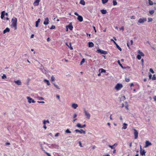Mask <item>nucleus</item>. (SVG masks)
Listing matches in <instances>:
<instances>
[{
    "label": "nucleus",
    "mask_w": 156,
    "mask_h": 156,
    "mask_svg": "<svg viewBox=\"0 0 156 156\" xmlns=\"http://www.w3.org/2000/svg\"><path fill=\"white\" fill-rule=\"evenodd\" d=\"M17 19L16 18H13L12 20V26L15 28V29H17Z\"/></svg>",
    "instance_id": "nucleus-1"
},
{
    "label": "nucleus",
    "mask_w": 156,
    "mask_h": 156,
    "mask_svg": "<svg viewBox=\"0 0 156 156\" xmlns=\"http://www.w3.org/2000/svg\"><path fill=\"white\" fill-rule=\"evenodd\" d=\"M123 87L122 84L120 83H117L114 87V89L118 91L122 89Z\"/></svg>",
    "instance_id": "nucleus-2"
},
{
    "label": "nucleus",
    "mask_w": 156,
    "mask_h": 156,
    "mask_svg": "<svg viewBox=\"0 0 156 156\" xmlns=\"http://www.w3.org/2000/svg\"><path fill=\"white\" fill-rule=\"evenodd\" d=\"M84 111L85 115L86 116V118L88 119H90V115L89 113L85 109H84Z\"/></svg>",
    "instance_id": "nucleus-3"
},
{
    "label": "nucleus",
    "mask_w": 156,
    "mask_h": 156,
    "mask_svg": "<svg viewBox=\"0 0 156 156\" xmlns=\"http://www.w3.org/2000/svg\"><path fill=\"white\" fill-rule=\"evenodd\" d=\"M27 98L28 100V103L29 104H30L31 103H34L35 102V101L31 98L30 97H27Z\"/></svg>",
    "instance_id": "nucleus-4"
},
{
    "label": "nucleus",
    "mask_w": 156,
    "mask_h": 156,
    "mask_svg": "<svg viewBox=\"0 0 156 156\" xmlns=\"http://www.w3.org/2000/svg\"><path fill=\"white\" fill-rule=\"evenodd\" d=\"M74 14L78 16L77 19L80 22H81L83 21V18L81 16L79 15L76 12H75Z\"/></svg>",
    "instance_id": "nucleus-5"
},
{
    "label": "nucleus",
    "mask_w": 156,
    "mask_h": 156,
    "mask_svg": "<svg viewBox=\"0 0 156 156\" xmlns=\"http://www.w3.org/2000/svg\"><path fill=\"white\" fill-rule=\"evenodd\" d=\"M147 21V19L146 18H143L140 19L138 20V22L141 23H143Z\"/></svg>",
    "instance_id": "nucleus-6"
},
{
    "label": "nucleus",
    "mask_w": 156,
    "mask_h": 156,
    "mask_svg": "<svg viewBox=\"0 0 156 156\" xmlns=\"http://www.w3.org/2000/svg\"><path fill=\"white\" fill-rule=\"evenodd\" d=\"M97 52L98 53H100L101 54H103L104 55H106L107 54V51L100 49H98L97 51Z\"/></svg>",
    "instance_id": "nucleus-7"
},
{
    "label": "nucleus",
    "mask_w": 156,
    "mask_h": 156,
    "mask_svg": "<svg viewBox=\"0 0 156 156\" xmlns=\"http://www.w3.org/2000/svg\"><path fill=\"white\" fill-rule=\"evenodd\" d=\"M133 130H134V139H136L138 136V132L136 130V129H133Z\"/></svg>",
    "instance_id": "nucleus-8"
},
{
    "label": "nucleus",
    "mask_w": 156,
    "mask_h": 156,
    "mask_svg": "<svg viewBox=\"0 0 156 156\" xmlns=\"http://www.w3.org/2000/svg\"><path fill=\"white\" fill-rule=\"evenodd\" d=\"M75 132H79L80 134H85L86 132L85 131L83 130L82 129H81L80 130H79L78 129H76L75 130Z\"/></svg>",
    "instance_id": "nucleus-9"
},
{
    "label": "nucleus",
    "mask_w": 156,
    "mask_h": 156,
    "mask_svg": "<svg viewBox=\"0 0 156 156\" xmlns=\"http://www.w3.org/2000/svg\"><path fill=\"white\" fill-rule=\"evenodd\" d=\"M152 145L151 143L149 141L147 140L145 142V145L144 147L146 148L148 147L149 146H151Z\"/></svg>",
    "instance_id": "nucleus-10"
},
{
    "label": "nucleus",
    "mask_w": 156,
    "mask_h": 156,
    "mask_svg": "<svg viewBox=\"0 0 156 156\" xmlns=\"http://www.w3.org/2000/svg\"><path fill=\"white\" fill-rule=\"evenodd\" d=\"M111 41H113L114 42V43L115 44V45L116 46L117 48L120 50V51H122V50L121 48L116 43V42L114 41V40L113 39H111Z\"/></svg>",
    "instance_id": "nucleus-11"
},
{
    "label": "nucleus",
    "mask_w": 156,
    "mask_h": 156,
    "mask_svg": "<svg viewBox=\"0 0 156 156\" xmlns=\"http://www.w3.org/2000/svg\"><path fill=\"white\" fill-rule=\"evenodd\" d=\"M106 71L104 69H99V73L98 75V76H100L101 75V73H105Z\"/></svg>",
    "instance_id": "nucleus-12"
},
{
    "label": "nucleus",
    "mask_w": 156,
    "mask_h": 156,
    "mask_svg": "<svg viewBox=\"0 0 156 156\" xmlns=\"http://www.w3.org/2000/svg\"><path fill=\"white\" fill-rule=\"evenodd\" d=\"M78 107V105L77 104L75 103H73L71 104V107L74 109H76Z\"/></svg>",
    "instance_id": "nucleus-13"
},
{
    "label": "nucleus",
    "mask_w": 156,
    "mask_h": 156,
    "mask_svg": "<svg viewBox=\"0 0 156 156\" xmlns=\"http://www.w3.org/2000/svg\"><path fill=\"white\" fill-rule=\"evenodd\" d=\"M40 2V0H35V1L33 3L34 6H38L39 5V2Z\"/></svg>",
    "instance_id": "nucleus-14"
},
{
    "label": "nucleus",
    "mask_w": 156,
    "mask_h": 156,
    "mask_svg": "<svg viewBox=\"0 0 156 156\" xmlns=\"http://www.w3.org/2000/svg\"><path fill=\"white\" fill-rule=\"evenodd\" d=\"M43 81L44 83L47 84L48 86H49L50 85V83L49 80H48L47 79H44L43 80Z\"/></svg>",
    "instance_id": "nucleus-15"
},
{
    "label": "nucleus",
    "mask_w": 156,
    "mask_h": 156,
    "mask_svg": "<svg viewBox=\"0 0 156 156\" xmlns=\"http://www.w3.org/2000/svg\"><path fill=\"white\" fill-rule=\"evenodd\" d=\"M49 19L48 18H46L45 19L44 22V24L45 25H47L49 23Z\"/></svg>",
    "instance_id": "nucleus-16"
},
{
    "label": "nucleus",
    "mask_w": 156,
    "mask_h": 156,
    "mask_svg": "<svg viewBox=\"0 0 156 156\" xmlns=\"http://www.w3.org/2000/svg\"><path fill=\"white\" fill-rule=\"evenodd\" d=\"M14 83L18 85H21V82L20 80H18L14 81Z\"/></svg>",
    "instance_id": "nucleus-17"
},
{
    "label": "nucleus",
    "mask_w": 156,
    "mask_h": 156,
    "mask_svg": "<svg viewBox=\"0 0 156 156\" xmlns=\"http://www.w3.org/2000/svg\"><path fill=\"white\" fill-rule=\"evenodd\" d=\"M52 84L54 85V86L57 89L60 90V88L59 87V86L55 83H53Z\"/></svg>",
    "instance_id": "nucleus-18"
},
{
    "label": "nucleus",
    "mask_w": 156,
    "mask_h": 156,
    "mask_svg": "<svg viewBox=\"0 0 156 156\" xmlns=\"http://www.w3.org/2000/svg\"><path fill=\"white\" fill-rule=\"evenodd\" d=\"M67 26H68V27L69 28V29L70 30H73V27L72 25V23H70L69 24V25H67Z\"/></svg>",
    "instance_id": "nucleus-19"
},
{
    "label": "nucleus",
    "mask_w": 156,
    "mask_h": 156,
    "mask_svg": "<svg viewBox=\"0 0 156 156\" xmlns=\"http://www.w3.org/2000/svg\"><path fill=\"white\" fill-rule=\"evenodd\" d=\"M146 153V151L144 150H141L140 151V154L141 155H145Z\"/></svg>",
    "instance_id": "nucleus-20"
},
{
    "label": "nucleus",
    "mask_w": 156,
    "mask_h": 156,
    "mask_svg": "<svg viewBox=\"0 0 156 156\" xmlns=\"http://www.w3.org/2000/svg\"><path fill=\"white\" fill-rule=\"evenodd\" d=\"M41 20L40 19H38L37 20L36 22L35 26L36 27H38V24L40 22Z\"/></svg>",
    "instance_id": "nucleus-21"
},
{
    "label": "nucleus",
    "mask_w": 156,
    "mask_h": 156,
    "mask_svg": "<svg viewBox=\"0 0 156 156\" xmlns=\"http://www.w3.org/2000/svg\"><path fill=\"white\" fill-rule=\"evenodd\" d=\"M10 29L8 28H6L5 30L3 31V34H5L7 32H9Z\"/></svg>",
    "instance_id": "nucleus-22"
},
{
    "label": "nucleus",
    "mask_w": 156,
    "mask_h": 156,
    "mask_svg": "<svg viewBox=\"0 0 156 156\" xmlns=\"http://www.w3.org/2000/svg\"><path fill=\"white\" fill-rule=\"evenodd\" d=\"M88 45L89 47H92L94 46V44L92 42H89L88 43Z\"/></svg>",
    "instance_id": "nucleus-23"
},
{
    "label": "nucleus",
    "mask_w": 156,
    "mask_h": 156,
    "mask_svg": "<svg viewBox=\"0 0 156 156\" xmlns=\"http://www.w3.org/2000/svg\"><path fill=\"white\" fill-rule=\"evenodd\" d=\"M66 44L67 46L69 47L71 50L73 49V48L71 46V43H69V45L67 43H66Z\"/></svg>",
    "instance_id": "nucleus-24"
},
{
    "label": "nucleus",
    "mask_w": 156,
    "mask_h": 156,
    "mask_svg": "<svg viewBox=\"0 0 156 156\" xmlns=\"http://www.w3.org/2000/svg\"><path fill=\"white\" fill-rule=\"evenodd\" d=\"M5 11H3L2 12L1 17V19H3V18L4 17V16H5Z\"/></svg>",
    "instance_id": "nucleus-25"
},
{
    "label": "nucleus",
    "mask_w": 156,
    "mask_h": 156,
    "mask_svg": "<svg viewBox=\"0 0 156 156\" xmlns=\"http://www.w3.org/2000/svg\"><path fill=\"white\" fill-rule=\"evenodd\" d=\"M123 127H122V129H126L127 128V124L126 123H124L123 124Z\"/></svg>",
    "instance_id": "nucleus-26"
},
{
    "label": "nucleus",
    "mask_w": 156,
    "mask_h": 156,
    "mask_svg": "<svg viewBox=\"0 0 156 156\" xmlns=\"http://www.w3.org/2000/svg\"><path fill=\"white\" fill-rule=\"evenodd\" d=\"M101 12L102 14H105L107 13V11L105 10L102 9L101 10Z\"/></svg>",
    "instance_id": "nucleus-27"
},
{
    "label": "nucleus",
    "mask_w": 156,
    "mask_h": 156,
    "mask_svg": "<svg viewBox=\"0 0 156 156\" xmlns=\"http://www.w3.org/2000/svg\"><path fill=\"white\" fill-rule=\"evenodd\" d=\"M126 105L125 106V108L127 110H129V109L128 108V105L127 102H125Z\"/></svg>",
    "instance_id": "nucleus-28"
},
{
    "label": "nucleus",
    "mask_w": 156,
    "mask_h": 156,
    "mask_svg": "<svg viewBox=\"0 0 156 156\" xmlns=\"http://www.w3.org/2000/svg\"><path fill=\"white\" fill-rule=\"evenodd\" d=\"M80 3L83 5H85V2L83 0H81L80 2Z\"/></svg>",
    "instance_id": "nucleus-29"
},
{
    "label": "nucleus",
    "mask_w": 156,
    "mask_h": 156,
    "mask_svg": "<svg viewBox=\"0 0 156 156\" xmlns=\"http://www.w3.org/2000/svg\"><path fill=\"white\" fill-rule=\"evenodd\" d=\"M154 12V10H150L149 11V13L151 15H152Z\"/></svg>",
    "instance_id": "nucleus-30"
},
{
    "label": "nucleus",
    "mask_w": 156,
    "mask_h": 156,
    "mask_svg": "<svg viewBox=\"0 0 156 156\" xmlns=\"http://www.w3.org/2000/svg\"><path fill=\"white\" fill-rule=\"evenodd\" d=\"M108 0H101L102 3L103 4H105L108 1Z\"/></svg>",
    "instance_id": "nucleus-31"
},
{
    "label": "nucleus",
    "mask_w": 156,
    "mask_h": 156,
    "mask_svg": "<svg viewBox=\"0 0 156 156\" xmlns=\"http://www.w3.org/2000/svg\"><path fill=\"white\" fill-rule=\"evenodd\" d=\"M81 124L79 123H77L76 125V126L78 128H81Z\"/></svg>",
    "instance_id": "nucleus-32"
},
{
    "label": "nucleus",
    "mask_w": 156,
    "mask_h": 156,
    "mask_svg": "<svg viewBox=\"0 0 156 156\" xmlns=\"http://www.w3.org/2000/svg\"><path fill=\"white\" fill-rule=\"evenodd\" d=\"M153 21V19L149 17L148 18V22H152Z\"/></svg>",
    "instance_id": "nucleus-33"
},
{
    "label": "nucleus",
    "mask_w": 156,
    "mask_h": 156,
    "mask_svg": "<svg viewBox=\"0 0 156 156\" xmlns=\"http://www.w3.org/2000/svg\"><path fill=\"white\" fill-rule=\"evenodd\" d=\"M113 5H117V3L116 1V0H113Z\"/></svg>",
    "instance_id": "nucleus-34"
},
{
    "label": "nucleus",
    "mask_w": 156,
    "mask_h": 156,
    "mask_svg": "<svg viewBox=\"0 0 156 156\" xmlns=\"http://www.w3.org/2000/svg\"><path fill=\"white\" fill-rule=\"evenodd\" d=\"M148 0V2L149 4L150 5H152L153 4V3L151 1V0Z\"/></svg>",
    "instance_id": "nucleus-35"
},
{
    "label": "nucleus",
    "mask_w": 156,
    "mask_h": 156,
    "mask_svg": "<svg viewBox=\"0 0 156 156\" xmlns=\"http://www.w3.org/2000/svg\"><path fill=\"white\" fill-rule=\"evenodd\" d=\"M6 78L7 77L5 74H3V76H2V78L3 79H6Z\"/></svg>",
    "instance_id": "nucleus-36"
},
{
    "label": "nucleus",
    "mask_w": 156,
    "mask_h": 156,
    "mask_svg": "<svg viewBox=\"0 0 156 156\" xmlns=\"http://www.w3.org/2000/svg\"><path fill=\"white\" fill-rule=\"evenodd\" d=\"M39 100H44V99L42 97H38L37 98Z\"/></svg>",
    "instance_id": "nucleus-37"
},
{
    "label": "nucleus",
    "mask_w": 156,
    "mask_h": 156,
    "mask_svg": "<svg viewBox=\"0 0 156 156\" xmlns=\"http://www.w3.org/2000/svg\"><path fill=\"white\" fill-rule=\"evenodd\" d=\"M55 80V78L53 76H52L51 78V82H53Z\"/></svg>",
    "instance_id": "nucleus-38"
},
{
    "label": "nucleus",
    "mask_w": 156,
    "mask_h": 156,
    "mask_svg": "<svg viewBox=\"0 0 156 156\" xmlns=\"http://www.w3.org/2000/svg\"><path fill=\"white\" fill-rule=\"evenodd\" d=\"M65 132L68 133H71V132L69 130V129H67L65 131Z\"/></svg>",
    "instance_id": "nucleus-39"
},
{
    "label": "nucleus",
    "mask_w": 156,
    "mask_h": 156,
    "mask_svg": "<svg viewBox=\"0 0 156 156\" xmlns=\"http://www.w3.org/2000/svg\"><path fill=\"white\" fill-rule=\"evenodd\" d=\"M137 58L139 60L141 58V55H138L137 56Z\"/></svg>",
    "instance_id": "nucleus-40"
},
{
    "label": "nucleus",
    "mask_w": 156,
    "mask_h": 156,
    "mask_svg": "<svg viewBox=\"0 0 156 156\" xmlns=\"http://www.w3.org/2000/svg\"><path fill=\"white\" fill-rule=\"evenodd\" d=\"M149 71L152 73H154V72L153 69H150Z\"/></svg>",
    "instance_id": "nucleus-41"
},
{
    "label": "nucleus",
    "mask_w": 156,
    "mask_h": 156,
    "mask_svg": "<svg viewBox=\"0 0 156 156\" xmlns=\"http://www.w3.org/2000/svg\"><path fill=\"white\" fill-rule=\"evenodd\" d=\"M151 79L153 80H156V78L155 77V75H154L153 76V77H152Z\"/></svg>",
    "instance_id": "nucleus-42"
},
{
    "label": "nucleus",
    "mask_w": 156,
    "mask_h": 156,
    "mask_svg": "<svg viewBox=\"0 0 156 156\" xmlns=\"http://www.w3.org/2000/svg\"><path fill=\"white\" fill-rule=\"evenodd\" d=\"M118 63L120 65V66H121V67L122 68H123V67L122 65L120 63V62L119 60L118 61Z\"/></svg>",
    "instance_id": "nucleus-43"
},
{
    "label": "nucleus",
    "mask_w": 156,
    "mask_h": 156,
    "mask_svg": "<svg viewBox=\"0 0 156 156\" xmlns=\"http://www.w3.org/2000/svg\"><path fill=\"white\" fill-rule=\"evenodd\" d=\"M108 147H110L111 149H114V145H112V146H111V145H108Z\"/></svg>",
    "instance_id": "nucleus-44"
},
{
    "label": "nucleus",
    "mask_w": 156,
    "mask_h": 156,
    "mask_svg": "<svg viewBox=\"0 0 156 156\" xmlns=\"http://www.w3.org/2000/svg\"><path fill=\"white\" fill-rule=\"evenodd\" d=\"M37 102L38 103H39V104H44V101H37Z\"/></svg>",
    "instance_id": "nucleus-45"
},
{
    "label": "nucleus",
    "mask_w": 156,
    "mask_h": 156,
    "mask_svg": "<svg viewBox=\"0 0 156 156\" xmlns=\"http://www.w3.org/2000/svg\"><path fill=\"white\" fill-rule=\"evenodd\" d=\"M79 144V145L81 147H83V146L82 145V144H81V143L80 141H79V142H78Z\"/></svg>",
    "instance_id": "nucleus-46"
},
{
    "label": "nucleus",
    "mask_w": 156,
    "mask_h": 156,
    "mask_svg": "<svg viewBox=\"0 0 156 156\" xmlns=\"http://www.w3.org/2000/svg\"><path fill=\"white\" fill-rule=\"evenodd\" d=\"M77 116V115L76 114V113H75L74 115H73V118H75Z\"/></svg>",
    "instance_id": "nucleus-47"
},
{
    "label": "nucleus",
    "mask_w": 156,
    "mask_h": 156,
    "mask_svg": "<svg viewBox=\"0 0 156 156\" xmlns=\"http://www.w3.org/2000/svg\"><path fill=\"white\" fill-rule=\"evenodd\" d=\"M55 28V26L54 25L52 26L50 28L51 29H54Z\"/></svg>",
    "instance_id": "nucleus-48"
},
{
    "label": "nucleus",
    "mask_w": 156,
    "mask_h": 156,
    "mask_svg": "<svg viewBox=\"0 0 156 156\" xmlns=\"http://www.w3.org/2000/svg\"><path fill=\"white\" fill-rule=\"evenodd\" d=\"M60 134V133H56L55 135V137H57L58 136H59Z\"/></svg>",
    "instance_id": "nucleus-49"
},
{
    "label": "nucleus",
    "mask_w": 156,
    "mask_h": 156,
    "mask_svg": "<svg viewBox=\"0 0 156 156\" xmlns=\"http://www.w3.org/2000/svg\"><path fill=\"white\" fill-rule=\"evenodd\" d=\"M152 77V75L151 74H149V77L150 80L151 79Z\"/></svg>",
    "instance_id": "nucleus-50"
},
{
    "label": "nucleus",
    "mask_w": 156,
    "mask_h": 156,
    "mask_svg": "<svg viewBox=\"0 0 156 156\" xmlns=\"http://www.w3.org/2000/svg\"><path fill=\"white\" fill-rule=\"evenodd\" d=\"M46 123V120H44L43 121V124H44V125H45Z\"/></svg>",
    "instance_id": "nucleus-51"
},
{
    "label": "nucleus",
    "mask_w": 156,
    "mask_h": 156,
    "mask_svg": "<svg viewBox=\"0 0 156 156\" xmlns=\"http://www.w3.org/2000/svg\"><path fill=\"white\" fill-rule=\"evenodd\" d=\"M119 119L120 120L122 121L123 120V118H122V116H120L119 117Z\"/></svg>",
    "instance_id": "nucleus-52"
},
{
    "label": "nucleus",
    "mask_w": 156,
    "mask_h": 156,
    "mask_svg": "<svg viewBox=\"0 0 156 156\" xmlns=\"http://www.w3.org/2000/svg\"><path fill=\"white\" fill-rule=\"evenodd\" d=\"M120 30H122V31H123L124 30V28L123 27H121L120 28Z\"/></svg>",
    "instance_id": "nucleus-53"
},
{
    "label": "nucleus",
    "mask_w": 156,
    "mask_h": 156,
    "mask_svg": "<svg viewBox=\"0 0 156 156\" xmlns=\"http://www.w3.org/2000/svg\"><path fill=\"white\" fill-rule=\"evenodd\" d=\"M130 80L129 79H126V81L127 82H129Z\"/></svg>",
    "instance_id": "nucleus-54"
},
{
    "label": "nucleus",
    "mask_w": 156,
    "mask_h": 156,
    "mask_svg": "<svg viewBox=\"0 0 156 156\" xmlns=\"http://www.w3.org/2000/svg\"><path fill=\"white\" fill-rule=\"evenodd\" d=\"M93 28H94V30L95 32V33H96L97 32V31H96V30L95 27L94 26H93Z\"/></svg>",
    "instance_id": "nucleus-55"
},
{
    "label": "nucleus",
    "mask_w": 156,
    "mask_h": 156,
    "mask_svg": "<svg viewBox=\"0 0 156 156\" xmlns=\"http://www.w3.org/2000/svg\"><path fill=\"white\" fill-rule=\"evenodd\" d=\"M85 61V59L84 58H83L82 59L81 62V63H83Z\"/></svg>",
    "instance_id": "nucleus-56"
},
{
    "label": "nucleus",
    "mask_w": 156,
    "mask_h": 156,
    "mask_svg": "<svg viewBox=\"0 0 156 156\" xmlns=\"http://www.w3.org/2000/svg\"><path fill=\"white\" fill-rule=\"evenodd\" d=\"M153 98L155 101H156V96H154Z\"/></svg>",
    "instance_id": "nucleus-57"
},
{
    "label": "nucleus",
    "mask_w": 156,
    "mask_h": 156,
    "mask_svg": "<svg viewBox=\"0 0 156 156\" xmlns=\"http://www.w3.org/2000/svg\"><path fill=\"white\" fill-rule=\"evenodd\" d=\"M138 53L139 54H140H140H141V53H142V52H141V51H140V50H138Z\"/></svg>",
    "instance_id": "nucleus-58"
},
{
    "label": "nucleus",
    "mask_w": 156,
    "mask_h": 156,
    "mask_svg": "<svg viewBox=\"0 0 156 156\" xmlns=\"http://www.w3.org/2000/svg\"><path fill=\"white\" fill-rule=\"evenodd\" d=\"M86 125L85 124H84L83 125V126H81V128H84V127H85L86 126Z\"/></svg>",
    "instance_id": "nucleus-59"
},
{
    "label": "nucleus",
    "mask_w": 156,
    "mask_h": 156,
    "mask_svg": "<svg viewBox=\"0 0 156 156\" xmlns=\"http://www.w3.org/2000/svg\"><path fill=\"white\" fill-rule=\"evenodd\" d=\"M57 98L58 99H60V96L58 95H57L56 96Z\"/></svg>",
    "instance_id": "nucleus-60"
},
{
    "label": "nucleus",
    "mask_w": 156,
    "mask_h": 156,
    "mask_svg": "<svg viewBox=\"0 0 156 156\" xmlns=\"http://www.w3.org/2000/svg\"><path fill=\"white\" fill-rule=\"evenodd\" d=\"M43 128L45 129H47V127L45 125H44V126H43Z\"/></svg>",
    "instance_id": "nucleus-61"
},
{
    "label": "nucleus",
    "mask_w": 156,
    "mask_h": 156,
    "mask_svg": "<svg viewBox=\"0 0 156 156\" xmlns=\"http://www.w3.org/2000/svg\"><path fill=\"white\" fill-rule=\"evenodd\" d=\"M34 37V34H32L31 36V38H33Z\"/></svg>",
    "instance_id": "nucleus-62"
},
{
    "label": "nucleus",
    "mask_w": 156,
    "mask_h": 156,
    "mask_svg": "<svg viewBox=\"0 0 156 156\" xmlns=\"http://www.w3.org/2000/svg\"><path fill=\"white\" fill-rule=\"evenodd\" d=\"M77 119H74L73 120V123H74V122H75V121H76V120H77Z\"/></svg>",
    "instance_id": "nucleus-63"
},
{
    "label": "nucleus",
    "mask_w": 156,
    "mask_h": 156,
    "mask_svg": "<svg viewBox=\"0 0 156 156\" xmlns=\"http://www.w3.org/2000/svg\"><path fill=\"white\" fill-rule=\"evenodd\" d=\"M50 41V39L49 38H48L47 39V41L48 42L49 41Z\"/></svg>",
    "instance_id": "nucleus-64"
}]
</instances>
